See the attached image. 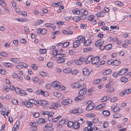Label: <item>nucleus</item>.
Segmentation results:
<instances>
[{
  "label": "nucleus",
  "instance_id": "obj_56",
  "mask_svg": "<svg viewBox=\"0 0 131 131\" xmlns=\"http://www.w3.org/2000/svg\"><path fill=\"white\" fill-rule=\"evenodd\" d=\"M92 48L91 47L85 49L84 50V52H89L92 51Z\"/></svg>",
  "mask_w": 131,
  "mask_h": 131
},
{
  "label": "nucleus",
  "instance_id": "obj_18",
  "mask_svg": "<svg viewBox=\"0 0 131 131\" xmlns=\"http://www.w3.org/2000/svg\"><path fill=\"white\" fill-rule=\"evenodd\" d=\"M40 104L42 106L47 105L48 104V102L45 100H39Z\"/></svg>",
  "mask_w": 131,
  "mask_h": 131
},
{
  "label": "nucleus",
  "instance_id": "obj_43",
  "mask_svg": "<svg viewBox=\"0 0 131 131\" xmlns=\"http://www.w3.org/2000/svg\"><path fill=\"white\" fill-rule=\"evenodd\" d=\"M48 119L49 121L50 122L51 121H52L53 122H55L57 121L58 120V119L56 118H54V119L53 118H51L50 119L49 118H48Z\"/></svg>",
  "mask_w": 131,
  "mask_h": 131
},
{
  "label": "nucleus",
  "instance_id": "obj_64",
  "mask_svg": "<svg viewBox=\"0 0 131 131\" xmlns=\"http://www.w3.org/2000/svg\"><path fill=\"white\" fill-rule=\"evenodd\" d=\"M107 100V98L106 96H104L101 100L102 102H104Z\"/></svg>",
  "mask_w": 131,
  "mask_h": 131
},
{
  "label": "nucleus",
  "instance_id": "obj_13",
  "mask_svg": "<svg viewBox=\"0 0 131 131\" xmlns=\"http://www.w3.org/2000/svg\"><path fill=\"white\" fill-rule=\"evenodd\" d=\"M128 70V69H123L118 73V74L120 75H122L126 73Z\"/></svg>",
  "mask_w": 131,
  "mask_h": 131
},
{
  "label": "nucleus",
  "instance_id": "obj_33",
  "mask_svg": "<svg viewBox=\"0 0 131 131\" xmlns=\"http://www.w3.org/2000/svg\"><path fill=\"white\" fill-rule=\"evenodd\" d=\"M10 60L12 62H14L16 63H19V60L17 58H11L10 59Z\"/></svg>",
  "mask_w": 131,
  "mask_h": 131
},
{
  "label": "nucleus",
  "instance_id": "obj_57",
  "mask_svg": "<svg viewBox=\"0 0 131 131\" xmlns=\"http://www.w3.org/2000/svg\"><path fill=\"white\" fill-rule=\"evenodd\" d=\"M94 17L93 16L91 15L88 17V19L89 21H91L93 20Z\"/></svg>",
  "mask_w": 131,
  "mask_h": 131
},
{
  "label": "nucleus",
  "instance_id": "obj_16",
  "mask_svg": "<svg viewBox=\"0 0 131 131\" xmlns=\"http://www.w3.org/2000/svg\"><path fill=\"white\" fill-rule=\"evenodd\" d=\"M80 41H79L75 40L73 42V46L74 47L76 48L80 45Z\"/></svg>",
  "mask_w": 131,
  "mask_h": 131
},
{
  "label": "nucleus",
  "instance_id": "obj_38",
  "mask_svg": "<svg viewBox=\"0 0 131 131\" xmlns=\"http://www.w3.org/2000/svg\"><path fill=\"white\" fill-rule=\"evenodd\" d=\"M11 101L12 102L14 105H16L18 104V101L16 99H13L12 100H11Z\"/></svg>",
  "mask_w": 131,
  "mask_h": 131
},
{
  "label": "nucleus",
  "instance_id": "obj_6",
  "mask_svg": "<svg viewBox=\"0 0 131 131\" xmlns=\"http://www.w3.org/2000/svg\"><path fill=\"white\" fill-rule=\"evenodd\" d=\"M72 102V100L70 99H67L63 100L62 102V104L63 105H66L71 103Z\"/></svg>",
  "mask_w": 131,
  "mask_h": 131
},
{
  "label": "nucleus",
  "instance_id": "obj_12",
  "mask_svg": "<svg viewBox=\"0 0 131 131\" xmlns=\"http://www.w3.org/2000/svg\"><path fill=\"white\" fill-rule=\"evenodd\" d=\"M86 89L85 88H83L81 89L79 93V94L80 96H83L86 93Z\"/></svg>",
  "mask_w": 131,
  "mask_h": 131
},
{
  "label": "nucleus",
  "instance_id": "obj_29",
  "mask_svg": "<svg viewBox=\"0 0 131 131\" xmlns=\"http://www.w3.org/2000/svg\"><path fill=\"white\" fill-rule=\"evenodd\" d=\"M72 13L75 14L79 15L80 13V10H78V9H75L72 11Z\"/></svg>",
  "mask_w": 131,
  "mask_h": 131
},
{
  "label": "nucleus",
  "instance_id": "obj_10",
  "mask_svg": "<svg viewBox=\"0 0 131 131\" xmlns=\"http://www.w3.org/2000/svg\"><path fill=\"white\" fill-rule=\"evenodd\" d=\"M83 73L84 75L87 76L90 74V72L88 69L85 68L83 70Z\"/></svg>",
  "mask_w": 131,
  "mask_h": 131
},
{
  "label": "nucleus",
  "instance_id": "obj_34",
  "mask_svg": "<svg viewBox=\"0 0 131 131\" xmlns=\"http://www.w3.org/2000/svg\"><path fill=\"white\" fill-rule=\"evenodd\" d=\"M79 16L80 18H81V20H84L86 18V15H85L84 14L82 15V14H80Z\"/></svg>",
  "mask_w": 131,
  "mask_h": 131
},
{
  "label": "nucleus",
  "instance_id": "obj_35",
  "mask_svg": "<svg viewBox=\"0 0 131 131\" xmlns=\"http://www.w3.org/2000/svg\"><path fill=\"white\" fill-rule=\"evenodd\" d=\"M122 115L121 114L116 113L114 115V117L115 118H118L120 117Z\"/></svg>",
  "mask_w": 131,
  "mask_h": 131
},
{
  "label": "nucleus",
  "instance_id": "obj_7",
  "mask_svg": "<svg viewBox=\"0 0 131 131\" xmlns=\"http://www.w3.org/2000/svg\"><path fill=\"white\" fill-rule=\"evenodd\" d=\"M65 120L64 119H62L60 121L59 123V124H57V127L60 128L62 127V125H64L65 123Z\"/></svg>",
  "mask_w": 131,
  "mask_h": 131
},
{
  "label": "nucleus",
  "instance_id": "obj_40",
  "mask_svg": "<svg viewBox=\"0 0 131 131\" xmlns=\"http://www.w3.org/2000/svg\"><path fill=\"white\" fill-rule=\"evenodd\" d=\"M110 41H116L118 39V38L116 37H115L114 38H113L111 37H110Z\"/></svg>",
  "mask_w": 131,
  "mask_h": 131
},
{
  "label": "nucleus",
  "instance_id": "obj_14",
  "mask_svg": "<svg viewBox=\"0 0 131 131\" xmlns=\"http://www.w3.org/2000/svg\"><path fill=\"white\" fill-rule=\"evenodd\" d=\"M78 41H80V43H83L85 41V37L82 36H78L77 38Z\"/></svg>",
  "mask_w": 131,
  "mask_h": 131
},
{
  "label": "nucleus",
  "instance_id": "obj_61",
  "mask_svg": "<svg viewBox=\"0 0 131 131\" xmlns=\"http://www.w3.org/2000/svg\"><path fill=\"white\" fill-rule=\"evenodd\" d=\"M108 125V123L107 122H104L103 124V127L104 128H105L107 127Z\"/></svg>",
  "mask_w": 131,
  "mask_h": 131
},
{
  "label": "nucleus",
  "instance_id": "obj_1",
  "mask_svg": "<svg viewBox=\"0 0 131 131\" xmlns=\"http://www.w3.org/2000/svg\"><path fill=\"white\" fill-rule=\"evenodd\" d=\"M58 50H56L52 52V54L55 56H56L57 58H60L63 57H66L65 54L61 53H58Z\"/></svg>",
  "mask_w": 131,
  "mask_h": 131
},
{
  "label": "nucleus",
  "instance_id": "obj_20",
  "mask_svg": "<svg viewBox=\"0 0 131 131\" xmlns=\"http://www.w3.org/2000/svg\"><path fill=\"white\" fill-rule=\"evenodd\" d=\"M91 42V39H89L84 42V45L85 46H87L90 45Z\"/></svg>",
  "mask_w": 131,
  "mask_h": 131
},
{
  "label": "nucleus",
  "instance_id": "obj_42",
  "mask_svg": "<svg viewBox=\"0 0 131 131\" xmlns=\"http://www.w3.org/2000/svg\"><path fill=\"white\" fill-rule=\"evenodd\" d=\"M74 62L77 65H81L82 64V62H81L80 60H74Z\"/></svg>",
  "mask_w": 131,
  "mask_h": 131
},
{
  "label": "nucleus",
  "instance_id": "obj_3",
  "mask_svg": "<svg viewBox=\"0 0 131 131\" xmlns=\"http://www.w3.org/2000/svg\"><path fill=\"white\" fill-rule=\"evenodd\" d=\"M104 42L103 39H99L96 42L95 45L97 47H99L104 43Z\"/></svg>",
  "mask_w": 131,
  "mask_h": 131
},
{
  "label": "nucleus",
  "instance_id": "obj_17",
  "mask_svg": "<svg viewBox=\"0 0 131 131\" xmlns=\"http://www.w3.org/2000/svg\"><path fill=\"white\" fill-rule=\"evenodd\" d=\"M80 13L82 15H87L88 12L87 10L83 8L81 9L80 10Z\"/></svg>",
  "mask_w": 131,
  "mask_h": 131
},
{
  "label": "nucleus",
  "instance_id": "obj_21",
  "mask_svg": "<svg viewBox=\"0 0 131 131\" xmlns=\"http://www.w3.org/2000/svg\"><path fill=\"white\" fill-rule=\"evenodd\" d=\"M112 72L111 70L110 69H107L104 71L102 73L103 75H106L108 74L111 73Z\"/></svg>",
  "mask_w": 131,
  "mask_h": 131
},
{
  "label": "nucleus",
  "instance_id": "obj_8",
  "mask_svg": "<svg viewBox=\"0 0 131 131\" xmlns=\"http://www.w3.org/2000/svg\"><path fill=\"white\" fill-rule=\"evenodd\" d=\"M43 115H47L48 118H49V117H52V116L53 115L54 113L52 112H49L48 111H46L43 112L42 113Z\"/></svg>",
  "mask_w": 131,
  "mask_h": 131
},
{
  "label": "nucleus",
  "instance_id": "obj_23",
  "mask_svg": "<svg viewBox=\"0 0 131 131\" xmlns=\"http://www.w3.org/2000/svg\"><path fill=\"white\" fill-rule=\"evenodd\" d=\"M84 96H78L76 97L75 98V100L76 101H79L81 100H82L83 99H84Z\"/></svg>",
  "mask_w": 131,
  "mask_h": 131
},
{
  "label": "nucleus",
  "instance_id": "obj_37",
  "mask_svg": "<svg viewBox=\"0 0 131 131\" xmlns=\"http://www.w3.org/2000/svg\"><path fill=\"white\" fill-rule=\"evenodd\" d=\"M115 5L119 6H121L123 5L122 3L119 1L115 2Z\"/></svg>",
  "mask_w": 131,
  "mask_h": 131
},
{
  "label": "nucleus",
  "instance_id": "obj_41",
  "mask_svg": "<svg viewBox=\"0 0 131 131\" xmlns=\"http://www.w3.org/2000/svg\"><path fill=\"white\" fill-rule=\"evenodd\" d=\"M0 54H1V56L4 57H7L8 56V54L2 51H1L0 52Z\"/></svg>",
  "mask_w": 131,
  "mask_h": 131
},
{
  "label": "nucleus",
  "instance_id": "obj_63",
  "mask_svg": "<svg viewBox=\"0 0 131 131\" xmlns=\"http://www.w3.org/2000/svg\"><path fill=\"white\" fill-rule=\"evenodd\" d=\"M79 108H74L73 110V113L75 114H78V111Z\"/></svg>",
  "mask_w": 131,
  "mask_h": 131
},
{
  "label": "nucleus",
  "instance_id": "obj_46",
  "mask_svg": "<svg viewBox=\"0 0 131 131\" xmlns=\"http://www.w3.org/2000/svg\"><path fill=\"white\" fill-rule=\"evenodd\" d=\"M39 51L42 54L45 53L47 52L45 49H40L39 50Z\"/></svg>",
  "mask_w": 131,
  "mask_h": 131
},
{
  "label": "nucleus",
  "instance_id": "obj_55",
  "mask_svg": "<svg viewBox=\"0 0 131 131\" xmlns=\"http://www.w3.org/2000/svg\"><path fill=\"white\" fill-rule=\"evenodd\" d=\"M19 64H21V63H22V67L23 66V67H24V68H26L27 67H28V65L25 63H23L21 62H19Z\"/></svg>",
  "mask_w": 131,
  "mask_h": 131
},
{
  "label": "nucleus",
  "instance_id": "obj_15",
  "mask_svg": "<svg viewBox=\"0 0 131 131\" xmlns=\"http://www.w3.org/2000/svg\"><path fill=\"white\" fill-rule=\"evenodd\" d=\"M73 128L75 129H77L80 127L79 124L78 122L75 121L73 123Z\"/></svg>",
  "mask_w": 131,
  "mask_h": 131
},
{
  "label": "nucleus",
  "instance_id": "obj_19",
  "mask_svg": "<svg viewBox=\"0 0 131 131\" xmlns=\"http://www.w3.org/2000/svg\"><path fill=\"white\" fill-rule=\"evenodd\" d=\"M2 64L4 66L9 68L12 67L13 66V65L10 63L3 62Z\"/></svg>",
  "mask_w": 131,
  "mask_h": 131
},
{
  "label": "nucleus",
  "instance_id": "obj_28",
  "mask_svg": "<svg viewBox=\"0 0 131 131\" xmlns=\"http://www.w3.org/2000/svg\"><path fill=\"white\" fill-rule=\"evenodd\" d=\"M73 19L74 21H75L76 22H77L81 20V18H80L79 15V16H75L74 17H73Z\"/></svg>",
  "mask_w": 131,
  "mask_h": 131
},
{
  "label": "nucleus",
  "instance_id": "obj_32",
  "mask_svg": "<svg viewBox=\"0 0 131 131\" xmlns=\"http://www.w3.org/2000/svg\"><path fill=\"white\" fill-rule=\"evenodd\" d=\"M51 107L50 108H52L53 109H56L58 107V105L57 103H53L52 104Z\"/></svg>",
  "mask_w": 131,
  "mask_h": 131
},
{
  "label": "nucleus",
  "instance_id": "obj_58",
  "mask_svg": "<svg viewBox=\"0 0 131 131\" xmlns=\"http://www.w3.org/2000/svg\"><path fill=\"white\" fill-rule=\"evenodd\" d=\"M43 23V21L42 20H38L36 21V25H39L41 24L42 23Z\"/></svg>",
  "mask_w": 131,
  "mask_h": 131
},
{
  "label": "nucleus",
  "instance_id": "obj_39",
  "mask_svg": "<svg viewBox=\"0 0 131 131\" xmlns=\"http://www.w3.org/2000/svg\"><path fill=\"white\" fill-rule=\"evenodd\" d=\"M54 94L56 96L58 97H60L61 95V94L60 93L57 91L54 92Z\"/></svg>",
  "mask_w": 131,
  "mask_h": 131
},
{
  "label": "nucleus",
  "instance_id": "obj_62",
  "mask_svg": "<svg viewBox=\"0 0 131 131\" xmlns=\"http://www.w3.org/2000/svg\"><path fill=\"white\" fill-rule=\"evenodd\" d=\"M93 120L92 122L93 123H96L99 121V120L97 118H94L92 119Z\"/></svg>",
  "mask_w": 131,
  "mask_h": 131
},
{
  "label": "nucleus",
  "instance_id": "obj_47",
  "mask_svg": "<svg viewBox=\"0 0 131 131\" xmlns=\"http://www.w3.org/2000/svg\"><path fill=\"white\" fill-rule=\"evenodd\" d=\"M79 59L80 60V61L81 62H83L84 61L85 63L86 59L84 57H81L79 58Z\"/></svg>",
  "mask_w": 131,
  "mask_h": 131
},
{
  "label": "nucleus",
  "instance_id": "obj_30",
  "mask_svg": "<svg viewBox=\"0 0 131 131\" xmlns=\"http://www.w3.org/2000/svg\"><path fill=\"white\" fill-rule=\"evenodd\" d=\"M65 59L64 58H59L57 60V61L58 63H61L64 62L65 61Z\"/></svg>",
  "mask_w": 131,
  "mask_h": 131
},
{
  "label": "nucleus",
  "instance_id": "obj_26",
  "mask_svg": "<svg viewBox=\"0 0 131 131\" xmlns=\"http://www.w3.org/2000/svg\"><path fill=\"white\" fill-rule=\"evenodd\" d=\"M94 108L93 105L91 104H89L86 107V110L88 111H90L92 110Z\"/></svg>",
  "mask_w": 131,
  "mask_h": 131
},
{
  "label": "nucleus",
  "instance_id": "obj_36",
  "mask_svg": "<svg viewBox=\"0 0 131 131\" xmlns=\"http://www.w3.org/2000/svg\"><path fill=\"white\" fill-rule=\"evenodd\" d=\"M45 92L42 91V90H38L37 91V94L38 93L39 94L42 95H43L44 96H46V95H45Z\"/></svg>",
  "mask_w": 131,
  "mask_h": 131
},
{
  "label": "nucleus",
  "instance_id": "obj_4",
  "mask_svg": "<svg viewBox=\"0 0 131 131\" xmlns=\"http://www.w3.org/2000/svg\"><path fill=\"white\" fill-rule=\"evenodd\" d=\"M131 92V89H126L123 90L121 93L122 96H124L125 94H129Z\"/></svg>",
  "mask_w": 131,
  "mask_h": 131
},
{
  "label": "nucleus",
  "instance_id": "obj_60",
  "mask_svg": "<svg viewBox=\"0 0 131 131\" xmlns=\"http://www.w3.org/2000/svg\"><path fill=\"white\" fill-rule=\"evenodd\" d=\"M117 100L116 97H113L111 99V102L114 103Z\"/></svg>",
  "mask_w": 131,
  "mask_h": 131
},
{
  "label": "nucleus",
  "instance_id": "obj_31",
  "mask_svg": "<svg viewBox=\"0 0 131 131\" xmlns=\"http://www.w3.org/2000/svg\"><path fill=\"white\" fill-rule=\"evenodd\" d=\"M52 124L51 123H49L47 124L45 126V127L47 128H51V129L53 130L54 129V128H52Z\"/></svg>",
  "mask_w": 131,
  "mask_h": 131
},
{
  "label": "nucleus",
  "instance_id": "obj_11",
  "mask_svg": "<svg viewBox=\"0 0 131 131\" xmlns=\"http://www.w3.org/2000/svg\"><path fill=\"white\" fill-rule=\"evenodd\" d=\"M100 61L99 57V56H96L92 60V64H95L97 63Z\"/></svg>",
  "mask_w": 131,
  "mask_h": 131
},
{
  "label": "nucleus",
  "instance_id": "obj_59",
  "mask_svg": "<svg viewBox=\"0 0 131 131\" xmlns=\"http://www.w3.org/2000/svg\"><path fill=\"white\" fill-rule=\"evenodd\" d=\"M25 32L26 34H28L29 32V30L28 28L26 26H25L24 27Z\"/></svg>",
  "mask_w": 131,
  "mask_h": 131
},
{
  "label": "nucleus",
  "instance_id": "obj_9",
  "mask_svg": "<svg viewBox=\"0 0 131 131\" xmlns=\"http://www.w3.org/2000/svg\"><path fill=\"white\" fill-rule=\"evenodd\" d=\"M93 58V56L92 55H90L89 56L85 61V64H89L91 61H92V59Z\"/></svg>",
  "mask_w": 131,
  "mask_h": 131
},
{
  "label": "nucleus",
  "instance_id": "obj_24",
  "mask_svg": "<svg viewBox=\"0 0 131 131\" xmlns=\"http://www.w3.org/2000/svg\"><path fill=\"white\" fill-rule=\"evenodd\" d=\"M113 65L118 66L120 64V62L119 61H118L117 60H115L114 61H113Z\"/></svg>",
  "mask_w": 131,
  "mask_h": 131
},
{
  "label": "nucleus",
  "instance_id": "obj_25",
  "mask_svg": "<svg viewBox=\"0 0 131 131\" xmlns=\"http://www.w3.org/2000/svg\"><path fill=\"white\" fill-rule=\"evenodd\" d=\"M72 71L71 68H67L63 70V72L66 73H70Z\"/></svg>",
  "mask_w": 131,
  "mask_h": 131
},
{
  "label": "nucleus",
  "instance_id": "obj_48",
  "mask_svg": "<svg viewBox=\"0 0 131 131\" xmlns=\"http://www.w3.org/2000/svg\"><path fill=\"white\" fill-rule=\"evenodd\" d=\"M112 47V46L111 45H108L105 46V49L106 50H108L110 49Z\"/></svg>",
  "mask_w": 131,
  "mask_h": 131
},
{
  "label": "nucleus",
  "instance_id": "obj_49",
  "mask_svg": "<svg viewBox=\"0 0 131 131\" xmlns=\"http://www.w3.org/2000/svg\"><path fill=\"white\" fill-rule=\"evenodd\" d=\"M79 122H78L79 124H81L83 123L84 122V121L82 118H80L78 120Z\"/></svg>",
  "mask_w": 131,
  "mask_h": 131
},
{
  "label": "nucleus",
  "instance_id": "obj_44",
  "mask_svg": "<svg viewBox=\"0 0 131 131\" xmlns=\"http://www.w3.org/2000/svg\"><path fill=\"white\" fill-rule=\"evenodd\" d=\"M19 94L21 96L26 95H27V93L25 92L24 91L21 90Z\"/></svg>",
  "mask_w": 131,
  "mask_h": 131
},
{
  "label": "nucleus",
  "instance_id": "obj_2",
  "mask_svg": "<svg viewBox=\"0 0 131 131\" xmlns=\"http://www.w3.org/2000/svg\"><path fill=\"white\" fill-rule=\"evenodd\" d=\"M60 83L58 81H54L52 83V86L54 87L56 90H62L61 87L60 85ZM64 90V89H63Z\"/></svg>",
  "mask_w": 131,
  "mask_h": 131
},
{
  "label": "nucleus",
  "instance_id": "obj_5",
  "mask_svg": "<svg viewBox=\"0 0 131 131\" xmlns=\"http://www.w3.org/2000/svg\"><path fill=\"white\" fill-rule=\"evenodd\" d=\"M22 104L25 105L26 106L29 108H32L33 106V104H32L30 103V102L28 101H25L24 102H23Z\"/></svg>",
  "mask_w": 131,
  "mask_h": 131
},
{
  "label": "nucleus",
  "instance_id": "obj_50",
  "mask_svg": "<svg viewBox=\"0 0 131 131\" xmlns=\"http://www.w3.org/2000/svg\"><path fill=\"white\" fill-rule=\"evenodd\" d=\"M110 28L112 29H118L119 28V27L118 26H110Z\"/></svg>",
  "mask_w": 131,
  "mask_h": 131
},
{
  "label": "nucleus",
  "instance_id": "obj_27",
  "mask_svg": "<svg viewBox=\"0 0 131 131\" xmlns=\"http://www.w3.org/2000/svg\"><path fill=\"white\" fill-rule=\"evenodd\" d=\"M120 80L123 83H126L128 81V79L125 77H122L121 78Z\"/></svg>",
  "mask_w": 131,
  "mask_h": 131
},
{
  "label": "nucleus",
  "instance_id": "obj_45",
  "mask_svg": "<svg viewBox=\"0 0 131 131\" xmlns=\"http://www.w3.org/2000/svg\"><path fill=\"white\" fill-rule=\"evenodd\" d=\"M69 43V42H65L64 43H63V46H62V47H63V48H65L68 47Z\"/></svg>",
  "mask_w": 131,
  "mask_h": 131
},
{
  "label": "nucleus",
  "instance_id": "obj_52",
  "mask_svg": "<svg viewBox=\"0 0 131 131\" xmlns=\"http://www.w3.org/2000/svg\"><path fill=\"white\" fill-rule=\"evenodd\" d=\"M33 115L34 117L36 118H37L39 116L40 114L39 113L36 112L34 113L33 114Z\"/></svg>",
  "mask_w": 131,
  "mask_h": 131
},
{
  "label": "nucleus",
  "instance_id": "obj_53",
  "mask_svg": "<svg viewBox=\"0 0 131 131\" xmlns=\"http://www.w3.org/2000/svg\"><path fill=\"white\" fill-rule=\"evenodd\" d=\"M7 71L3 69H2L0 71V73L4 75L7 73Z\"/></svg>",
  "mask_w": 131,
  "mask_h": 131
},
{
  "label": "nucleus",
  "instance_id": "obj_54",
  "mask_svg": "<svg viewBox=\"0 0 131 131\" xmlns=\"http://www.w3.org/2000/svg\"><path fill=\"white\" fill-rule=\"evenodd\" d=\"M73 122H72L70 121L68 123V126L69 127H71L73 126Z\"/></svg>",
  "mask_w": 131,
  "mask_h": 131
},
{
  "label": "nucleus",
  "instance_id": "obj_51",
  "mask_svg": "<svg viewBox=\"0 0 131 131\" xmlns=\"http://www.w3.org/2000/svg\"><path fill=\"white\" fill-rule=\"evenodd\" d=\"M81 85L79 83H76L74 84V87L75 88H79L80 87Z\"/></svg>",
  "mask_w": 131,
  "mask_h": 131
},
{
  "label": "nucleus",
  "instance_id": "obj_22",
  "mask_svg": "<svg viewBox=\"0 0 131 131\" xmlns=\"http://www.w3.org/2000/svg\"><path fill=\"white\" fill-rule=\"evenodd\" d=\"M102 113L104 115L106 116H108L110 114V112L107 110H103Z\"/></svg>",
  "mask_w": 131,
  "mask_h": 131
}]
</instances>
